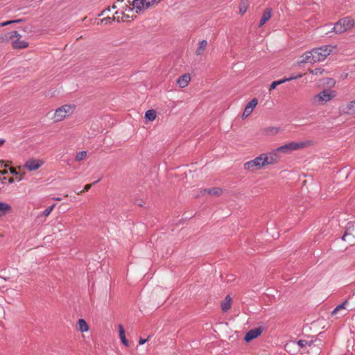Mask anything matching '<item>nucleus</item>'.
I'll return each mask as SVG.
<instances>
[{"mask_svg": "<svg viewBox=\"0 0 355 355\" xmlns=\"http://www.w3.org/2000/svg\"><path fill=\"white\" fill-rule=\"evenodd\" d=\"M354 239V236H352L349 233H345L343 236H342V240L343 241H349V242L352 241V240Z\"/></svg>", "mask_w": 355, "mask_h": 355, "instance_id": "obj_35", "label": "nucleus"}, {"mask_svg": "<svg viewBox=\"0 0 355 355\" xmlns=\"http://www.w3.org/2000/svg\"><path fill=\"white\" fill-rule=\"evenodd\" d=\"M315 59L313 58V53L312 50L305 53L302 56H300L299 60L297 61V64H306V63H315Z\"/></svg>", "mask_w": 355, "mask_h": 355, "instance_id": "obj_10", "label": "nucleus"}, {"mask_svg": "<svg viewBox=\"0 0 355 355\" xmlns=\"http://www.w3.org/2000/svg\"><path fill=\"white\" fill-rule=\"evenodd\" d=\"M302 77V74H299L297 75V76L295 77H290V78H283V79H281V80H275V81H273L271 85H270V89L269 90H272V89H274L276 88V87L277 85H279L281 84H283L286 82H288V81H290L291 80H293V79H295V78H301Z\"/></svg>", "mask_w": 355, "mask_h": 355, "instance_id": "obj_14", "label": "nucleus"}, {"mask_svg": "<svg viewBox=\"0 0 355 355\" xmlns=\"http://www.w3.org/2000/svg\"><path fill=\"white\" fill-rule=\"evenodd\" d=\"M132 10H135V9H133V6L130 7V6H125L124 10L122 12L127 13L128 12H132Z\"/></svg>", "mask_w": 355, "mask_h": 355, "instance_id": "obj_37", "label": "nucleus"}, {"mask_svg": "<svg viewBox=\"0 0 355 355\" xmlns=\"http://www.w3.org/2000/svg\"><path fill=\"white\" fill-rule=\"evenodd\" d=\"M146 341H147V339L140 338L139 340V344L141 345H144V343H146Z\"/></svg>", "mask_w": 355, "mask_h": 355, "instance_id": "obj_38", "label": "nucleus"}, {"mask_svg": "<svg viewBox=\"0 0 355 355\" xmlns=\"http://www.w3.org/2000/svg\"><path fill=\"white\" fill-rule=\"evenodd\" d=\"M12 211V206L7 202L0 201V218L10 214Z\"/></svg>", "mask_w": 355, "mask_h": 355, "instance_id": "obj_12", "label": "nucleus"}, {"mask_svg": "<svg viewBox=\"0 0 355 355\" xmlns=\"http://www.w3.org/2000/svg\"><path fill=\"white\" fill-rule=\"evenodd\" d=\"M21 35L17 31H13L10 33V40L14 49H25L28 46V43L21 40Z\"/></svg>", "mask_w": 355, "mask_h": 355, "instance_id": "obj_7", "label": "nucleus"}, {"mask_svg": "<svg viewBox=\"0 0 355 355\" xmlns=\"http://www.w3.org/2000/svg\"><path fill=\"white\" fill-rule=\"evenodd\" d=\"M78 329L81 332H87L89 331V326L84 319L78 320Z\"/></svg>", "mask_w": 355, "mask_h": 355, "instance_id": "obj_24", "label": "nucleus"}, {"mask_svg": "<svg viewBox=\"0 0 355 355\" xmlns=\"http://www.w3.org/2000/svg\"><path fill=\"white\" fill-rule=\"evenodd\" d=\"M54 200H56V201H60L61 200V198L58 197V198H53Z\"/></svg>", "mask_w": 355, "mask_h": 355, "instance_id": "obj_45", "label": "nucleus"}, {"mask_svg": "<svg viewBox=\"0 0 355 355\" xmlns=\"http://www.w3.org/2000/svg\"><path fill=\"white\" fill-rule=\"evenodd\" d=\"M348 304V301L345 300L343 303L338 305L331 312L332 315L338 314L340 311L346 310V305Z\"/></svg>", "mask_w": 355, "mask_h": 355, "instance_id": "obj_25", "label": "nucleus"}, {"mask_svg": "<svg viewBox=\"0 0 355 355\" xmlns=\"http://www.w3.org/2000/svg\"><path fill=\"white\" fill-rule=\"evenodd\" d=\"M190 80V74L184 73L178 78L177 84L180 88H184L189 85Z\"/></svg>", "mask_w": 355, "mask_h": 355, "instance_id": "obj_13", "label": "nucleus"}, {"mask_svg": "<svg viewBox=\"0 0 355 355\" xmlns=\"http://www.w3.org/2000/svg\"><path fill=\"white\" fill-rule=\"evenodd\" d=\"M222 189L218 187L204 190V193H207L210 196H219L222 194Z\"/></svg>", "mask_w": 355, "mask_h": 355, "instance_id": "obj_22", "label": "nucleus"}, {"mask_svg": "<svg viewBox=\"0 0 355 355\" xmlns=\"http://www.w3.org/2000/svg\"><path fill=\"white\" fill-rule=\"evenodd\" d=\"M133 16H131V18H132ZM130 16L128 13L125 12H119L116 11L115 12V15L114 16L113 19L116 20L118 22L122 21H130Z\"/></svg>", "mask_w": 355, "mask_h": 355, "instance_id": "obj_15", "label": "nucleus"}, {"mask_svg": "<svg viewBox=\"0 0 355 355\" xmlns=\"http://www.w3.org/2000/svg\"><path fill=\"white\" fill-rule=\"evenodd\" d=\"M91 184H86L84 187V190L85 191H87L91 188Z\"/></svg>", "mask_w": 355, "mask_h": 355, "instance_id": "obj_40", "label": "nucleus"}, {"mask_svg": "<svg viewBox=\"0 0 355 355\" xmlns=\"http://www.w3.org/2000/svg\"><path fill=\"white\" fill-rule=\"evenodd\" d=\"M99 180H97L96 182H94V184H95V183H96V182H99Z\"/></svg>", "mask_w": 355, "mask_h": 355, "instance_id": "obj_47", "label": "nucleus"}, {"mask_svg": "<svg viewBox=\"0 0 355 355\" xmlns=\"http://www.w3.org/2000/svg\"><path fill=\"white\" fill-rule=\"evenodd\" d=\"M207 40H201L199 44H198V46L196 51V54L197 55H202L204 54L205 53V51L207 48Z\"/></svg>", "mask_w": 355, "mask_h": 355, "instance_id": "obj_19", "label": "nucleus"}, {"mask_svg": "<svg viewBox=\"0 0 355 355\" xmlns=\"http://www.w3.org/2000/svg\"><path fill=\"white\" fill-rule=\"evenodd\" d=\"M119 336H120L122 343L125 346H128V341L127 340V339L125 338V331H124L123 327L121 324H120L119 326Z\"/></svg>", "mask_w": 355, "mask_h": 355, "instance_id": "obj_26", "label": "nucleus"}, {"mask_svg": "<svg viewBox=\"0 0 355 355\" xmlns=\"http://www.w3.org/2000/svg\"><path fill=\"white\" fill-rule=\"evenodd\" d=\"M157 116V112L154 110H148L145 113V118L148 121H153Z\"/></svg>", "mask_w": 355, "mask_h": 355, "instance_id": "obj_27", "label": "nucleus"}, {"mask_svg": "<svg viewBox=\"0 0 355 355\" xmlns=\"http://www.w3.org/2000/svg\"><path fill=\"white\" fill-rule=\"evenodd\" d=\"M15 181H16V180L14 178H10L8 179V182L9 184H12L15 182Z\"/></svg>", "mask_w": 355, "mask_h": 355, "instance_id": "obj_39", "label": "nucleus"}, {"mask_svg": "<svg viewBox=\"0 0 355 355\" xmlns=\"http://www.w3.org/2000/svg\"><path fill=\"white\" fill-rule=\"evenodd\" d=\"M87 155V151L83 150L77 153L75 156V160L76 162H80L82 160H84Z\"/></svg>", "mask_w": 355, "mask_h": 355, "instance_id": "obj_32", "label": "nucleus"}, {"mask_svg": "<svg viewBox=\"0 0 355 355\" xmlns=\"http://www.w3.org/2000/svg\"><path fill=\"white\" fill-rule=\"evenodd\" d=\"M276 155L273 153H262L254 159L244 164V169L250 172L260 170L264 166L275 163Z\"/></svg>", "mask_w": 355, "mask_h": 355, "instance_id": "obj_1", "label": "nucleus"}, {"mask_svg": "<svg viewBox=\"0 0 355 355\" xmlns=\"http://www.w3.org/2000/svg\"><path fill=\"white\" fill-rule=\"evenodd\" d=\"M7 173H8V171H6V170L0 171V173H1V175H5V174H6Z\"/></svg>", "mask_w": 355, "mask_h": 355, "instance_id": "obj_44", "label": "nucleus"}, {"mask_svg": "<svg viewBox=\"0 0 355 355\" xmlns=\"http://www.w3.org/2000/svg\"><path fill=\"white\" fill-rule=\"evenodd\" d=\"M296 347V343L294 341H291L289 343H287L285 345V349L288 353H295V347Z\"/></svg>", "mask_w": 355, "mask_h": 355, "instance_id": "obj_30", "label": "nucleus"}, {"mask_svg": "<svg viewBox=\"0 0 355 355\" xmlns=\"http://www.w3.org/2000/svg\"><path fill=\"white\" fill-rule=\"evenodd\" d=\"M336 96L337 92L335 90L324 89L322 91L313 97L312 101L314 104L323 105L330 102Z\"/></svg>", "mask_w": 355, "mask_h": 355, "instance_id": "obj_2", "label": "nucleus"}, {"mask_svg": "<svg viewBox=\"0 0 355 355\" xmlns=\"http://www.w3.org/2000/svg\"><path fill=\"white\" fill-rule=\"evenodd\" d=\"M6 142V140L3 139H0V146H1L4 143Z\"/></svg>", "mask_w": 355, "mask_h": 355, "instance_id": "obj_43", "label": "nucleus"}, {"mask_svg": "<svg viewBox=\"0 0 355 355\" xmlns=\"http://www.w3.org/2000/svg\"><path fill=\"white\" fill-rule=\"evenodd\" d=\"M137 14H142L156 3V0H133L130 3Z\"/></svg>", "mask_w": 355, "mask_h": 355, "instance_id": "obj_4", "label": "nucleus"}, {"mask_svg": "<svg viewBox=\"0 0 355 355\" xmlns=\"http://www.w3.org/2000/svg\"><path fill=\"white\" fill-rule=\"evenodd\" d=\"M232 305V299L227 295L225 297V300L221 302V309L223 311L227 312L230 309Z\"/></svg>", "mask_w": 355, "mask_h": 355, "instance_id": "obj_21", "label": "nucleus"}, {"mask_svg": "<svg viewBox=\"0 0 355 355\" xmlns=\"http://www.w3.org/2000/svg\"><path fill=\"white\" fill-rule=\"evenodd\" d=\"M9 170H10V173L15 176V178L16 181L20 182V181H21L24 179V173L20 174L13 167H10Z\"/></svg>", "mask_w": 355, "mask_h": 355, "instance_id": "obj_28", "label": "nucleus"}, {"mask_svg": "<svg viewBox=\"0 0 355 355\" xmlns=\"http://www.w3.org/2000/svg\"><path fill=\"white\" fill-rule=\"evenodd\" d=\"M8 180V179L6 177H3V178H0V185L1 184H4V180Z\"/></svg>", "mask_w": 355, "mask_h": 355, "instance_id": "obj_41", "label": "nucleus"}, {"mask_svg": "<svg viewBox=\"0 0 355 355\" xmlns=\"http://www.w3.org/2000/svg\"><path fill=\"white\" fill-rule=\"evenodd\" d=\"M340 23H342L343 27H345V31L351 29L354 25V20L349 17L341 19Z\"/></svg>", "mask_w": 355, "mask_h": 355, "instance_id": "obj_17", "label": "nucleus"}, {"mask_svg": "<svg viewBox=\"0 0 355 355\" xmlns=\"http://www.w3.org/2000/svg\"><path fill=\"white\" fill-rule=\"evenodd\" d=\"M272 16V10L270 8H266L262 15L259 26L261 27L270 20Z\"/></svg>", "mask_w": 355, "mask_h": 355, "instance_id": "obj_16", "label": "nucleus"}, {"mask_svg": "<svg viewBox=\"0 0 355 355\" xmlns=\"http://www.w3.org/2000/svg\"><path fill=\"white\" fill-rule=\"evenodd\" d=\"M323 72H324V69H322L321 68H316L315 69L310 71V73L311 74L316 75V76H320L322 74Z\"/></svg>", "mask_w": 355, "mask_h": 355, "instance_id": "obj_34", "label": "nucleus"}, {"mask_svg": "<svg viewBox=\"0 0 355 355\" xmlns=\"http://www.w3.org/2000/svg\"><path fill=\"white\" fill-rule=\"evenodd\" d=\"M296 343V345L301 349H306L308 347H311L313 345V340H299Z\"/></svg>", "mask_w": 355, "mask_h": 355, "instance_id": "obj_23", "label": "nucleus"}, {"mask_svg": "<svg viewBox=\"0 0 355 355\" xmlns=\"http://www.w3.org/2000/svg\"><path fill=\"white\" fill-rule=\"evenodd\" d=\"M335 49V46L331 45H327L320 48L312 49L313 58L315 62L323 61L327 56H329Z\"/></svg>", "mask_w": 355, "mask_h": 355, "instance_id": "obj_5", "label": "nucleus"}, {"mask_svg": "<svg viewBox=\"0 0 355 355\" xmlns=\"http://www.w3.org/2000/svg\"><path fill=\"white\" fill-rule=\"evenodd\" d=\"M345 31V27L343 28L342 26V23H340V19L334 24L333 27V32L340 34L344 33Z\"/></svg>", "mask_w": 355, "mask_h": 355, "instance_id": "obj_29", "label": "nucleus"}, {"mask_svg": "<svg viewBox=\"0 0 355 355\" xmlns=\"http://www.w3.org/2000/svg\"><path fill=\"white\" fill-rule=\"evenodd\" d=\"M312 142L311 141H304L298 142H290L278 147L275 150L277 152H282L284 153H289L292 151L298 150L311 146Z\"/></svg>", "mask_w": 355, "mask_h": 355, "instance_id": "obj_3", "label": "nucleus"}, {"mask_svg": "<svg viewBox=\"0 0 355 355\" xmlns=\"http://www.w3.org/2000/svg\"><path fill=\"white\" fill-rule=\"evenodd\" d=\"M257 103L258 101L256 98H253L252 100H251L245 106L242 117H248L252 112L253 110L255 108Z\"/></svg>", "mask_w": 355, "mask_h": 355, "instance_id": "obj_11", "label": "nucleus"}, {"mask_svg": "<svg viewBox=\"0 0 355 355\" xmlns=\"http://www.w3.org/2000/svg\"><path fill=\"white\" fill-rule=\"evenodd\" d=\"M347 113L349 114H355V101L349 102L346 105Z\"/></svg>", "mask_w": 355, "mask_h": 355, "instance_id": "obj_31", "label": "nucleus"}, {"mask_svg": "<svg viewBox=\"0 0 355 355\" xmlns=\"http://www.w3.org/2000/svg\"><path fill=\"white\" fill-rule=\"evenodd\" d=\"M279 132V128L278 127H267L263 130V133L267 136H274L276 135Z\"/></svg>", "mask_w": 355, "mask_h": 355, "instance_id": "obj_18", "label": "nucleus"}, {"mask_svg": "<svg viewBox=\"0 0 355 355\" xmlns=\"http://www.w3.org/2000/svg\"><path fill=\"white\" fill-rule=\"evenodd\" d=\"M336 82L334 80H329V81L327 82V84L331 85H334Z\"/></svg>", "mask_w": 355, "mask_h": 355, "instance_id": "obj_42", "label": "nucleus"}, {"mask_svg": "<svg viewBox=\"0 0 355 355\" xmlns=\"http://www.w3.org/2000/svg\"><path fill=\"white\" fill-rule=\"evenodd\" d=\"M44 162L42 159L30 158L24 163L23 167L29 171H35L43 166Z\"/></svg>", "mask_w": 355, "mask_h": 355, "instance_id": "obj_8", "label": "nucleus"}, {"mask_svg": "<svg viewBox=\"0 0 355 355\" xmlns=\"http://www.w3.org/2000/svg\"><path fill=\"white\" fill-rule=\"evenodd\" d=\"M20 21H21V19L7 21H5V22H3V23H1V24H0V26H7V25H9V24H13V23H19V22H20Z\"/></svg>", "mask_w": 355, "mask_h": 355, "instance_id": "obj_36", "label": "nucleus"}, {"mask_svg": "<svg viewBox=\"0 0 355 355\" xmlns=\"http://www.w3.org/2000/svg\"><path fill=\"white\" fill-rule=\"evenodd\" d=\"M55 207V204H53L51 206L49 207L48 208H46L43 211L42 215L44 216L45 217L49 216L50 215V214L51 213V211H53V209H54Z\"/></svg>", "mask_w": 355, "mask_h": 355, "instance_id": "obj_33", "label": "nucleus"}, {"mask_svg": "<svg viewBox=\"0 0 355 355\" xmlns=\"http://www.w3.org/2000/svg\"><path fill=\"white\" fill-rule=\"evenodd\" d=\"M250 6L248 0H241L239 6V14L243 15L248 10Z\"/></svg>", "mask_w": 355, "mask_h": 355, "instance_id": "obj_20", "label": "nucleus"}, {"mask_svg": "<svg viewBox=\"0 0 355 355\" xmlns=\"http://www.w3.org/2000/svg\"><path fill=\"white\" fill-rule=\"evenodd\" d=\"M262 331L263 329L261 327L250 329L246 333L244 337V340L248 343L252 340L257 338L258 336H259L261 334Z\"/></svg>", "mask_w": 355, "mask_h": 355, "instance_id": "obj_9", "label": "nucleus"}, {"mask_svg": "<svg viewBox=\"0 0 355 355\" xmlns=\"http://www.w3.org/2000/svg\"><path fill=\"white\" fill-rule=\"evenodd\" d=\"M74 111V106L71 105H64L55 110L53 119L55 122L63 121L67 116L72 114Z\"/></svg>", "mask_w": 355, "mask_h": 355, "instance_id": "obj_6", "label": "nucleus"}, {"mask_svg": "<svg viewBox=\"0 0 355 355\" xmlns=\"http://www.w3.org/2000/svg\"><path fill=\"white\" fill-rule=\"evenodd\" d=\"M116 8V6L115 5H114V6H112V8H114H114Z\"/></svg>", "mask_w": 355, "mask_h": 355, "instance_id": "obj_46", "label": "nucleus"}]
</instances>
